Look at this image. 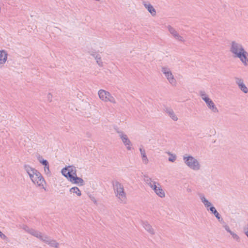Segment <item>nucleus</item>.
<instances>
[{
  "label": "nucleus",
  "instance_id": "obj_13",
  "mask_svg": "<svg viewBox=\"0 0 248 248\" xmlns=\"http://www.w3.org/2000/svg\"><path fill=\"white\" fill-rule=\"evenodd\" d=\"M142 225L144 229L151 234H154V230L152 226L147 221H143Z\"/></svg>",
  "mask_w": 248,
  "mask_h": 248
},
{
  "label": "nucleus",
  "instance_id": "obj_16",
  "mask_svg": "<svg viewBox=\"0 0 248 248\" xmlns=\"http://www.w3.org/2000/svg\"><path fill=\"white\" fill-rule=\"evenodd\" d=\"M206 104L207 106H208V107L210 109H211L214 112H218L217 108L214 103L211 99H210L209 100V102H206Z\"/></svg>",
  "mask_w": 248,
  "mask_h": 248
},
{
  "label": "nucleus",
  "instance_id": "obj_6",
  "mask_svg": "<svg viewBox=\"0 0 248 248\" xmlns=\"http://www.w3.org/2000/svg\"><path fill=\"white\" fill-rule=\"evenodd\" d=\"M76 167L73 166H69L63 168L62 170V174L68 180L77 175Z\"/></svg>",
  "mask_w": 248,
  "mask_h": 248
},
{
  "label": "nucleus",
  "instance_id": "obj_24",
  "mask_svg": "<svg viewBox=\"0 0 248 248\" xmlns=\"http://www.w3.org/2000/svg\"><path fill=\"white\" fill-rule=\"evenodd\" d=\"M47 244L50 246L55 248H58L59 245V243H57L56 240L51 239L48 241Z\"/></svg>",
  "mask_w": 248,
  "mask_h": 248
},
{
  "label": "nucleus",
  "instance_id": "obj_4",
  "mask_svg": "<svg viewBox=\"0 0 248 248\" xmlns=\"http://www.w3.org/2000/svg\"><path fill=\"white\" fill-rule=\"evenodd\" d=\"M185 163L190 168L194 170H198L200 169V166L198 160L191 155L187 156H184L183 158Z\"/></svg>",
  "mask_w": 248,
  "mask_h": 248
},
{
  "label": "nucleus",
  "instance_id": "obj_28",
  "mask_svg": "<svg viewBox=\"0 0 248 248\" xmlns=\"http://www.w3.org/2000/svg\"><path fill=\"white\" fill-rule=\"evenodd\" d=\"M44 170L47 176H50L51 175V171L49 170V164L44 166Z\"/></svg>",
  "mask_w": 248,
  "mask_h": 248
},
{
  "label": "nucleus",
  "instance_id": "obj_18",
  "mask_svg": "<svg viewBox=\"0 0 248 248\" xmlns=\"http://www.w3.org/2000/svg\"><path fill=\"white\" fill-rule=\"evenodd\" d=\"M28 233L38 238L39 237L41 236V232L33 229L31 228V230H29Z\"/></svg>",
  "mask_w": 248,
  "mask_h": 248
},
{
  "label": "nucleus",
  "instance_id": "obj_27",
  "mask_svg": "<svg viewBox=\"0 0 248 248\" xmlns=\"http://www.w3.org/2000/svg\"><path fill=\"white\" fill-rule=\"evenodd\" d=\"M168 154L170 155L168 158V160L170 162H174L176 159V155L170 152H169Z\"/></svg>",
  "mask_w": 248,
  "mask_h": 248
},
{
  "label": "nucleus",
  "instance_id": "obj_8",
  "mask_svg": "<svg viewBox=\"0 0 248 248\" xmlns=\"http://www.w3.org/2000/svg\"><path fill=\"white\" fill-rule=\"evenodd\" d=\"M161 71L165 75L170 84H172L175 83V80L169 69L163 67H162Z\"/></svg>",
  "mask_w": 248,
  "mask_h": 248
},
{
  "label": "nucleus",
  "instance_id": "obj_3",
  "mask_svg": "<svg viewBox=\"0 0 248 248\" xmlns=\"http://www.w3.org/2000/svg\"><path fill=\"white\" fill-rule=\"evenodd\" d=\"M200 199L202 202L204 204L205 207L207 208V210L211 212L216 217L218 221L220 223H225L224 220L222 218L221 215L216 210V208L213 205V204L207 200L204 195H201L200 196Z\"/></svg>",
  "mask_w": 248,
  "mask_h": 248
},
{
  "label": "nucleus",
  "instance_id": "obj_9",
  "mask_svg": "<svg viewBox=\"0 0 248 248\" xmlns=\"http://www.w3.org/2000/svg\"><path fill=\"white\" fill-rule=\"evenodd\" d=\"M236 83L238 85L239 89L244 93H248V89L243 82V80L238 78H235Z\"/></svg>",
  "mask_w": 248,
  "mask_h": 248
},
{
  "label": "nucleus",
  "instance_id": "obj_12",
  "mask_svg": "<svg viewBox=\"0 0 248 248\" xmlns=\"http://www.w3.org/2000/svg\"><path fill=\"white\" fill-rule=\"evenodd\" d=\"M8 54L4 50H0V64H3L5 63L7 60Z\"/></svg>",
  "mask_w": 248,
  "mask_h": 248
},
{
  "label": "nucleus",
  "instance_id": "obj_17",
  "mask_svg": "<svg viewBox=\"0 0 248 248\" xmlns=\"http://www.w3.org/2000/svg\"><path fill=\"white\" fill-rule=\"evenodd\" d=\"M140 151L141 155L143 162L147 164L148 163V159L146 155L145 150L143 148L140 147Z\"/></svg>",
  "mask_w": 248,
  "mask_h": 248
},
{
  "label": "nucleus",
  "instance_id": "obj_38",
  "mask_svg": "<svg viewBox=\"0 0 248 248\" xmlns=\"http://www.w3.org/2000/svg\"><path fill=\"white\" fill-rule=\"evenodd\" d=\"M187 192H191V189H190V188H188V189H187Z\"/></svg>",
  "mask_w": 248,
  "mask_h": 248
},
{
  "label": "nucleus",
  "instance_id": "obj_32",
  "mask_svg": "<svg viewBox=\"0 0 248 248\" xmlns=\"http://www.w3.org/2000/svg\"><path fill=\"white\" fill-rule=\"evenodd\" d=\"M0 237L3 240H7V236L0 231Z\"/></svg>",
  "mask_w": 248,
  "mask_h": 248
},
{
  "label": "nucleus",
  "instance_id": "obj_14",
  "mask_svg": "<svg viewBox=\"0 0 248 248\" xmlns=\"http://www.w3.org/2000/svg\"><path fill=\"white\" fill-rule=\"evenodd\" d=\"M108 93V92L102 89L100 90L98 93L99 98L104 101L106 100Z\"/></svg>",
  "mask_w": 248,
  "mask_h": 248
},
{
  "label": "nucleus",
  "instance_id": "obj_36",
  "mask_svg": "<svg viewBox=\"0 0 248 248\" xmlns=\"http://www.w3.org/2000/svg\"><path fill=\"white\" fill-rule=\"evenodd\" d=\"M91 55H92V56H93L94 59H95L96 58V56H98V55H99V54H97L96 52H92L91 53Z\"/></svg>",
  "mask_w": 248,
  "mask_h": 248
},
{
  "label": "nucleus",
  "instance_id": "obj_11",
  "mask_svg": "<svg viewBox=\"0 0 248 248\" xmlns=\"http://www.w3.org/2000/svg\"><path fill=\"white\" fill-rule=\"evenodd\" d=\"M143 4L145 6V7L147 9L148 12L153 16H154L156 15V10L153 7L152 5H151L149 2H146L144 1H143Z\"/></svg>",
  "mask_w": 248,
  "mask_h": 248
},
{
  "label": "nucleus",
  "instance_id": "obj_37",
  "mask_svg": "<svg viewBox=\"0 0 248 248\" xmlns=\"http://www.w3.org/2000/svg\"><path fill=\"white\" fill-rule=\"evenodd\" d=\"M200 95H201V97L206 95L204 91H201L200 92Z\"/></svg>",
  "mask_w": 248,
  "mask_h": 248
},
{
  "label": "nucleus",
  "instance_id": "obj_2",
  "mask_svg": "<svg viewBox=\"0 0 248 248\" xmlns=\"http://www.w3.org/2000/svg\"><path fill=\"white\" fill-rule=\"evenodd\" d=\"M24 168L29 174L32 182L38 186L42 187L45 191H46L43 185V183L46 184V181L41 173L38 170L31 167L28 164H25Z\"/></svg>",
  "mask_w": 248,
  "mask_h": 248
},
{
  "label": "nucleus",
  "instance_id": "obj_5",
  "mask_svg": "<svg viewBox=\"0 0 248 248\" xmlns=\"http://www.w3.org/2000/svg\"><path fill=\"white\" fill-rule=\"evenodd\" d=\"M112 185L114 190L117 196L119 198H125V193L124 190V186L122 184L117 181H112Z\"/></svg>",
  "mask_w": 248,
  "mask_h": 248
},
{
  "label": "nucleus",
  "instance_id": "obj_19",
  "mask_svg": "<svg viewBox=\"0 0 248 248\" xmlns=\"http://www.w3.org/2000/svg\"><path fill=\"white\" fill-rule=\"evenodd\" d=\"M37 160L43 166H45L48 164H49V163L48 161L46 159H45L43 158L42 156H41L40 155H38L37 156Z\"/></svg>",
  "mask_w": 248,
  "mask_h": 248
},
{
  "label": "nucleus",
  "instance_id": "obj_15",
  "mask_svg": "<svg viewBox=\"0 0 248 248\" xmlns=\"http://www.w3.org/2000/svg\"><path fill=\"white\" fill-rule=\"evenodd\" d=\"M224 228L227 232H229L231 234V235L232 236V237L233 238V239H234L235 240H236L237 241H240L239 237L238 236L237 234H236L235 233L233 232L230 230L229 226H228L227 225L224 226Z\"/></svg>",
  "mask_w": 248,
  "mask_h": 248
},
{
  "label": "nucleus",
  "instance_id": "obj_20",
  "mask_svg": "<svg viewBox=\"0 0 248 248\" xmlns=\"http://www.w3.org/2000/svg\"><path fill=\"white\" fill-rule=\"evenodd\" d=\"M167 113H168L169 116L173 120V121H177L178 120V118L177 116L175 115L174 111L171 109H167Z\"/></svg>",
  "mask_w": 248,
  "mask_h": 248
},
{
  "label": "nucleus",
  "instance_id": "obj_7",
  "mask_svg": "<svg viewBox=\"0 0 248 248\" xmlns=\"http://www.w3.org/2000/svg\"><path fill=\"white\" fill-rule=\"evenodd\" d=\"M117 132L119 134V136L120 137L122 140L123 141L124 144L125 146H126V149L128 150H131V142L130 140L128 138L126 135L124 134L122 131H119L117 129H116Z\"/></svg>",
  "mask_w": 248,
  "mask_h": 248
},
{
  "label": "nucleus",
  "instance_id": "obj_26",
  "mask_svg": "<svg viewBox=\"0 0 248 248\" xmlns=\"http://www.w3.org/2000/svg\"><path fill=\"white\" fill-rule=\"evenodd\" d=\"M38 238L46 244H47L48 241L50 239L49 237L46 235H42V233H41V236L39 237Z\"/></svg>",
  "mask_w": 248,
  "mask_h": 248
},
{
  "label": "nucleus",
  "instance_id": "obj_30",
  "mask_svg": "<svg viewBox=\"0 0 248 248\" xmlns=\"http://www.w3.org/2000/svg\"><path fill=\"white\" fill-rule=\"evenodd\" d=\"M150 186L153 188L155 192V190H156L158 189V188L159 187L156 185V183L155 182H154L153 184L150 183Z\"/></svg>",
  "mask_w": 248,
  "mask_h": 248
},
{
  "label": "nucleus",
  "instance_id": "obj_10",
  "mask_svg": "<svg viewBox=\"0 0 248 248\" xmlns=\"http://www.w3.org/2000/svg\"><path fill=\"white\" fill-rule=\"evenodd\" d=\"M68 180L73 184H78L79 186H82L84 185V182L82 178L78 177L77 175L71 177V178Z\"/></svg>",
  "mask_w": 248,
  "mask_h": 248
},
{
  "label": "nucleus",
  "instance_id": "obj_33",
  "mask_svg": "<svg viewBox=\"0 0 248 248\" xmlns=\"http://www.w3.org/2000/svg\"><path fill=\"white\" fill-rule=\"evenodd\" d=\"M202 98L205 102V103H206V102H209V100L211 99L207 95L204 96L203 97H202Z\"/></svg>",
  "mask_w": 248,
  "mask_h": 248
},
{
  "label": "nucleus",
  "instance_id": "obj_31",
  "mask_svg": "<svg viewBox=\"0 0 248 248\" xmlns=\"http://www.w3.org/2000/svg\"><path fill=\"white\" fill-rule=\"evenodd\" d=\"M175 39L180 41V42H184L185 41L183 37L181 36H180L179 33L176 35V36L174 37Z\"/></svg>",
  "mask_w": 248,
  "mask_h": 248
},
{
  "label": "nucleus",
  "instance_id": "obj_25",
  "mask_svg": "<svg viewBox=\"0 0 248 248\" xmlns=\"http://www.w3.org/2000/svg\"><path fill=\"white\" fill-rule=\"evenodd\" d=\"M155 193L161 198L164 197L165 196L164 191L160 187L158 188L156 190H155Z\"/></svg>",
  "mask_w": 248,
  "mask_h": 248
},
{
  "label": "nucleus",
  "instance_id": "obj_29",
  "mask_svg": "<svg viewBox=\"0 0 248 248\" xmlns=\"http://www.w3.org/2000/svg\"><path fill=\"white\" fill-rule=\"evenodd\" d=\"M95 60L96 62V63L100 66H103V62H102L101 57L100 55H98V56H96Z\"/></svg>",
  "mask_w": 248,
  "mask_h": 248
},
{
  "label": "nucleus",
  "instance_id": "obj_22",
  "mask_svg": "<svg viewBox=\"0 0 248 248\" xmlns=\"http://www.w3.org/2000/svg\"><path fill=\"white\" fill-rule=\"evenodd\" d=\"M108 101L114 104L116 103L115 98L113 96H112V95L110 94L109 92H108V94L107 95V97L105 102Z\"/></svg>",
  "mask_w": 248,
  "mask_h": 248
},
{
  "label": "nucleus",
  "instance_id": "obj_35",
  "mask_svg": "<svg viewBox=\"0 0 248 248\" xmlns=\"http://www.w3.org/2000/svg\"><path fill=\"white\" fill-rule=\"evenodd\" d=\"M52 97V95L51 94V93H49L47 96V100L49 101V102H51Z\"/></svg>",
  "mask_w": 248,
  "mask_h": 248
},
{
  "label": "nucleus",
  "instance_id": "obj_1",
  "mask_svg": "<svg viewBox=\"0 0 248 248\" xmlns=\"http://www.w3.org/2000/svg\"><path fill=\"white\" fill-rule=\"evenodd\" d=\"M230 51L234 55V57L239 58L244 65H248V53L241 44L235 41H232L231 43Z\"/></svg>",
  "mask_w": 248,
  "mask_h": 248
},
{
  "label": "nucleus",
  "instance_id": "obj_23",
  "mask_svg": "<svg viewBox=\"0 0 248 248\" xmlns=\"http://www.w3.org/2000/svg\"><path fill=\"white\" fill-rule=\"evenodd\" d=\"M168 29L169 31V32H170V33L171 34H172V35L175 37L176 35H177L178 34V33L170 25H169L168 27Z\"/></svg>",
  "mask_w": 248,
  "mask_h": 248
},
{
  "label": "nucleus",
  "instance_id": "obj_21",
  "mask_svg": "<svg viewBox=\"0 0 248 248\" xmlns=\"http://www.w3.org/2000/svg\"><path fill=\"white\" fill-rule=\"evenodd\" d=\"M70 191L71 192H73L74 193H76L78 196H80L81 195V192L79 189L77 187L74 186L70 189Z\"/></svg>",
  "mask_w": 248,
  "mask_h": 248
},
{
  "label": "nucleus",
  "instance_id": "obj_34",
  "mask_svg": "<svg viewBox=\"0 0 248 248\" xmlns=\"http://www.w3.org/2000/svg\"><path fill=\"white\" fill-rule=\"evenodd\" d=\"M23 229L25 230L27 232H29V230H31V228H30L27 225H24L23 226Z\"/></svg>",
  "mask_w": 248,
  "mask_h": 248
}]
</instances>
